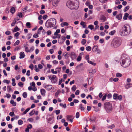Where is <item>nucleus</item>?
<instances>
[{
  "label": "nucleus",
  "instance_id": "4be33fe9",
  "mask_svg": "<svg viewBox=\"0 0 132 132\" xmlns=\"http://www.w3.org/2000/svg\"><path fill=\"white\" fill-rule=\"evenodd\" d=\"M68 23L67 22H64L61 24V26L62 27H63L65 26H68Z\"/></svg>",
  "mask_w": 132,
  "mask_h": 132
},
{
  "label": "nucleus",
  "instance_id": "49530a36",
  "mask_svg": "<svg viewBox=\"0 0 132 132\" xmlns=\"http://www.w3.org/2000/svg\"><path fill=\"white\" fill-rule=\"evenodd\" d=\"M116 76L118 77H120L122 76V74L119 73H117L116 75Z\"/></svg>",
  "mask_w": 132,
  "mask_h": 132
},
{
  "label": "nucleus",
  "instance_id": "ddd939ff",
  "mask_svg": "<svg viewBox=\"0 0 132 132\" xmlns=\"http://www.w3.org/2000/svg\"><path fill=\"white\" fill-rule=\"evenodd\" d=\"M122 17V15L121 14H118L116 15V18L119 20L121 19Z\"/></svg>",
  "mask_w": 132,
  "mask_h": 132
},
{
  "label": "nucleus",
  "instance_id": "c756f323",
  "mask_svg": "<svg viewBox=\"0 0 132 132\" xmlns=\"http://www.w3.org/2000/svg\"><path fill=\"white\" fill-rule=\"evenodd\" d=\"M116 31L115 30H113L110 31L109 33V35H113L116 33Z\"/></svg>",
  "mask_w": 132,
  "mask_h": 132
},
{
  "label": "nucleus",
  "instance_id": "a18cd8bd",
  "mask_svg": "<svg viewBox=\"0 0 132 132\" xmlns=\"http://www.w3.org/2000/svg\"><path fill=\"white\" fill-rule=\"evenodd\" d=\"M80 116L79 113V112H77L76 113V118H79Z\"/></svg>",
  "mask_w": 132,
  "mask_h": 132
},
{
  "label": "nucleus",
  "instance_id": "0eeeda50",
  "mask_svg": "<svg viewBox=\"0 0 132 132\" xmlns=\"http://www.w3.org/2000/svg\"><path fill=\"white\" fill-rule=\"evenodd\" d=\"M51 79L52 80L53 83H55L57 81V79L55 75H53V76L52 77Z\"/></svg>",
  "mask_w": 132,
  "mask_h": 132
},
{
  "label": "nucleus",
  "instance_id": "4468645a",
  "mask_svg": "<svg viewBox=\"0 0 132 132\" xmlns=\"http://www.w3.org/2000/svg\"><path fill=\"white\" fill-rule=\"evenodd\" d=\"M40 91L42 95L43 96H45L46 93L45 90L44 89H40Z\"/></svg>",
  "mask_w": 132,
  "mask_h": 132
},
{
  "label": "nucleus",
  "instance_id": "393cba45",
  "mask_svg": "<svg viewBox=\"0 0 132 132\" xmlns=\"http://www.w3.org/2000/svg\"><path fill=\"white\" fill-rule=\"evenodd\" d=\"M60 32V30L59 29H57L56 31L54 33V35L55 36H56L58 35V34Z\"/></svg>",
  "mask_w": 132,
  "mask_h": 132
},
{
  "label": "nucleus",
  "instance_id": "bb28decb",
  "mask_svg": "<svg viewBox=\"0 0 132 132\" xmlns=\"http://www.w3.org/2000/svg\"><path fill=\"white\" fill-rule=\"evenodd\" d=\"M129 9V6H127L125 8L123 9V11L124 12H126L128 11Z\"/></svg>",
  "mask_w": 132,
  "mask_h": 132
},
{
  "label": "nucleus",
  "instance_id": "680f3d73",
  "mask_svg": "<svg viewBox=\"0 0 132 132\" xmlns=\"http://www.w3.org/2000/svg\"><path fill=\"white\" fill-rule=\"evenodd\" d=\"M41 14H43L45 13V12L43 10H40L39 12Z\"/></svg>",
  "mask_w": 132,
  "mask_h": 132
},
{
  "label": "nucleus",
  "instance_id": "6e6d98bb",
  "mask_svg": "<svg viewBox=\"0 0 132 132\" xmlns=\"http://www.w3.org/2000/svg\"><path fill=\"white\" fill-rule=\"evenodd\" d=\"M9 115L11 117H13L15 116L14 112L13 111H12L9 113Z\"/></svg>",
  "mask_w": 132,
  "mask_h": 132
},
{
  "label": "nucleus",
  "instance_id": "5fc2aeb1",
  "mask_svg": "<svg viewBox=\"0 0 132 132\" xmlns=\"http://www.w3.org/2000/svg\"><path fill=\"white\" fill-rule=\"evenodd\" d=\"M29 68L31 69V70H33L34 69V65L32 64H31L29 66Z\"/></svg>",
  "mask_w": 132,
  "mask_h": 132
},
{
  "label": "nucleus",
  "instance_id": "f3484780",
  "mask_svg": "<svg viewBox=\"0 0 132 132\" xmlns=\"http://www.w3.org/2000/svg\"><path fill=\"white\" fill-rule=\"evenodd\" d=\"M100 20H102V22H104L106 20V18L104 16L102 15L100 18Z\"/></svg>",
  "mask_w": 132,
  "mask_h": 132
},
{
  "label": "nucleus",
  "instance_id": "ea45409f",
  "mask_svg": "<svg viewBox=\"0 0 132 132\" xmlns=\"http://www.w3.org/2000/svg\"><path fill=\"white\" fill-rule=\"evenodd\" d=\"M35 111L34 110L31 111L29 113L30 116H32L34 114V113H35Z\"/></svg>",
  "mask_w": 132,
  "mask_h": 132
},
{
  "label": "nucleus",
  "instance_id": "bf43d9fd",
  "mask_svg": "<svg viewBox=\"0 0 132 132\" xmlns=\"http://www.w3.org/2000/svg\"><path fill=\"white\" fill-rule=\"evenodd\" d=\"M30 84L33 87H35V84L34 82L33 81L32 82L30 83Z\"/></svg>",
  "mask_w": 132,
  "mask_h": 132
},
{
  "label": "nucleus",
  "instance_id": "0e129e2a",
  "mask_svg": "<svg viewBox=\"0 0 132 132\" xmlns=\"http://www.w3.org/2000/svg\"><path fill=\"white\" fill-rule=\"evenodd\" d=\"M5 34L7 35H9L11 34V32L10 31H7L5 32Z\"/></svg>",
  "mask_w": 132,
  "mask_h": 132
},
{
  "label": "nucleus",
  "instance_id": "4c0bfd02",
  "mask_svg": "<svg viewBox=\"0 0 132 132\" xmlns=\"http://www.w3.org/2000/svg\"><path fill=\"white\" fill-rule=\"evenodd\" d=\"M88 28L92 30L94 29V26L92 24H90L88 26Z\"/></svg>",
  "mask_w": 132,
  "mask_h": 132
},
{
  "label": "nucleus",
  "instance_id": "6e6552de",
  "mask_svg": "<svg viewBox=\"0 0 132 132\" xmlns=\"http://www.w3.org/2000/svg\"><path fill=\"white\" fill-rule=\"evenodd\" d=\"M44 88L48 90H50L52 89V85H46L44 87Z\"/></svg>",
  "mask_w": 132,
  "mask_h": 132
},
{
  "label": "nucleus",
  "instance_id": "a878e982",
  "mask_svg": "<svg viewBox=\"0 0 132 132\" xmlns=\"http://www.w3.org/2000/svg\"><path fill=\"white\" fill-rule=\"evenodd\" d=\"M10 12L12 14L14 13L15 12V9L14 7H12L10 10Z\"/></svg>",
  "mask_w": 132,
  "mask_h": 132
},
{
  "label": "nucleus",
  "instance_id": "e433bc0d",
  "mask_svg": "<svg viewBox=\"0 0 132 132\" xmlns=\"http://www.w3.org/2000/svg\"><path fill=\"white\" fill-rule=\"evenodd\" d=\"M23 123V121L21 120H19L18 121V123L19 125H21Z\"/></svg>",
  "mask_w": 132,
  "mask_h": 132
},
{
  "label": "nucleus",
  "instance_id": "c85d7f7f",
  "mask_svg": "<svg viewBox=\"0 0 132 132\" xmlns=\"http://www.w3.org/2000/svg\"><path fill=\"white\" fill-rule=\"evenodd\" d=\"M88 62L93 66H95L96 65V63H94L90 61H88Z\"/></svg>",
  "mask_w": 132,
  "mask_h": 132
},
{
  "label": "nucleus",
  "instance_id": "72a5a7b5",
  "mask_svg": "<svg viewBox=\"0 0 132 132\" xmlns=\"http://www.w3.org/2000/svg\"><path fill=\"white\" fill-rule=\"evenodd\" d=\"M60 90H58L57 92L55 94V96L57 97L58 96V95L60 93Z\"/></svg>",
  "mask_w": 132,
  "mask_h": 132
},
{
  "label": "nucleus",
  "instance_id": "dca6fc26",
  "mask_svg": "<svg viewBox=\"0 0 132 132\" xmlns=\"http://www.w3.org/2000/svg\"><path fill=\"white\" fill-rule=\"evenodd\" d=\"M129 14L128 13H125L124 14V16H123V19L125 20H126L127 19L128 17L129 16Z\"/></svg>",
  "mask_w": 132,
  "mask_h": 132
},
{
  "label": "nucleus",
  "instance_id": "052dcab7",
  "mask_svg": "<svg viewBox=\"0 0 132 132\" xmlns=\"http://www.w3.org/2000/svg\"><path fill=\"white\" fill-rule=\"evenodd\" d=\"M60 112V111L59 110H57L55 111V113L56 115L59 114Z\"/></svg>",
  "mask_w": 132,
  "mask_h": 132
},
{
  "label": "nucleus",
  "instance_id": "412c9836",
  "mask_svg": "<svg viewBox=\"0 0 132 132\" xmlns=\"http://www.w3.org/2000/svg\"><path fill=\"white\" fill-rule=\"evenodd\" d=\"M118 96L117 94L116 93H114L113 95V98L114 100H118Z\"/></svg>",
  "mask_w": 132,
  "mask_h": 132
},
{
  "label": "nucleus",
  "instance_id": "09e8293b",
  "mask_svg": "<svg viewBox=\"0 0 132 132\" xmlns=\"http://www.w3.org/2000/svg\"><path fill=\"white\" fill-rule=\"evenodd\" d=\"M18 16L20 18H21L23 17L22 13L21 12H19L18 13Z\"/></svg>",
  "mask_w": 132,
  "mask_h": 132
},
{
  "label": "nucleus",
  "instance_id": "9b49d317",
  "mask_svg": "<svg viewBox=\"0 0 132 132\" xmlns=\"http://www.w3.org/2000/svg\"><path fill=\"white\" fill-rule=\"evenodd\" d=\"M20 56L19 58L20 59H22L25 57V55L24 53L23 52H21L20 53Z\"/></svg>",
  "mask_w": 132,
  "mask_h": 132
},
{
  "label": "nucleus",
  "instance_id": "a19ab883",
  "mask_svg": "<svg viewBox=\"0 0 132 132\" xmlns=\"http://www.w3.org/2000/svg\"><path fill=\"white\" fill-rule=\"evenodd\" d=\"M67 2H70V5H72L74 4V0H69Z\"/></svg>",
  "mask_w": 132,
  "mask_h": 132
},
{
  "label": "nucleus",
  "instance_id": "9d476101",
  "mask_svg": "<svg viewBox=\"0 0 132 132\" xmlns=\"http://www.w3.org/2000/svg\"><path fill=\"white\" fill-rule=\"evenodd\" d=\"M73 116H67V119L69 120L71 122H73Z\"/></svg>",
  "mask_w": 132,
  "mask_h": 132
},
{
  "label": "nucleus",
  "instance_id": "4d7b16f0",
  "mask_svg": "<svg viewBox=\"0 0 132 132\" xmlns=\"http://www.w3.org/2000/svg\"><path fill=\"white\" fill-rule=\"evenodd\" d=\"M85 59H86V60L87 61V62H88V61H89V55L88 54L86 56Z\"/></svg>",
  "mask_w": 132,
  "mask_h": 132
},
{
  "label": "nucleus",
  "instance_id": "8fccbe9b",
  "mask_svg": "<svg viewBox=\"0 0 132 132\" xmlns=\"http://www.w3.org/2000/svg\"><path fill=\"white\" fill-rule=\"evenodd\" d=\"M30 108H28L26 110L23 112V114H26L30 110Z\"/></svg>",
  "mask_w": 132,
  "mask_h": 132
},
{
  "label": "nucleus",
  "instance_id": "20e7f679",
  "mask_svg": "<svg viewBox=\"0 0 132 132\" xmlns=\"http://www.w3.org/2000/svg\"><path fill=\"white\" fill-rule=\"evenodd\" d=\"M121 40L119 38H115L111 42V46L114 48H116L121 45Z\"/></svg>",
  "mask_w": 132,
  "mask_h": 132
},
{
  "label": "nucleus",
  "instance_id": "aec40b11",
  "mask_svg": "<svg viewBox=\"0 0 132 132\" xmlns=\"http://www.w3.org/2000/svg\"><path fill=\"white\" fill-rule=\"evenodd\" d=\"M20 29L18 27L16 26L14 28L13 31V32L18 31L20 30Z\"/></svg>",
  "mask_w": 132,
  "mask_h": 132
},
{
  "label": "nucleus",
  "instance_id": "338daca9",
  "mask_svg": "<svg viewBox=\"0 0 132 132\" xmlns=\"http://www.w3.org/2000/svg\"><path fill=\"white\" fill-rule=\"evenodd\" d=\"M112 97V95L111 93H109L107 95V97L108 98H110Z\"/></svg>",
  "mask_w": 132,
  "mask_h": 132
},
{
  "label": "nucleus",
  "instance_id": "864d4df0",
  "mask_svg": "<svg viewBox=\"0 0 132 132\" xmlns=\"http://www.w3.org/2000/svg\"><path fill=\"white\" fill-rule=\"evenodd\" d=\"M99 36L97 35L95 36L94 37V39L96 41H97L99 39Z\"/></svg>",
  "mask_w": 132,
  "mask_h": 132
},
{
  "label": "nucleus",
  "instance_id": "37998d69",
  "mask_svg": "<svg viewBox=\"0 0 132 132\" xmlns=\"http://www.w3.org/2000/svg\"><path fill=\"white\" fill-rule=\"evenodd\" d=\"M30 25L31 24L29 22H27L26 24V26L27 27H28L29 28H30L31 27L30 26Z\"/></svg>",
  "mask_w": 132,
  "mask_h": 132
},
{
  "label": "nucleus",
  "instance_id": "1a4fd4ad",
  "mask_svg": "<svg viewBox=\"0 0 132 132\" xmlns=\"http://www.w3.org/2000/svg\"><path fill=\"white\" fill-rule=\"evenodd\" d=\"M98 46L96 45H95L92 48V51L94 52H96L98 51Z\"/></svg>",
  "mask_w": 132,
  "mask_h": 132
},
{
  "label": "nucleus",
  "instance_id": "3c124183",
  "mask_svg": "<svg viewBox=\"0 0 132 132\" xmlns=\"http://www.w3.org/2000/svg\"><path fill=\"white\" fill-rule=\"evenodd\" d=\"M55 70H56V71L57 72H60L61 70V68H57L55 69Z\"/></svg>",
  "mask_w": 132,
  "mask_h": 132
},
{
  "label": "nucleus",
  "instance_id": "de8ad7c7",
  "mask_svg": "<svg viewBox=\"0 0 132 132\" xmlns=\"http://www.w3.org/2000/svg\"><path fill=\"white\" fill-rule=\"evenodd\" d=\"M18 85L21 87H22L23 86V84L22 82H20L18 83Z\"/></svg>",
  "mask_w": 132,
  "mask_h": 132
},
{
  "label": "nucleus",
  "instance_id": "39448f33",
  "mask_svg": "<svg viewBox=\"0 0 132 132\" xmlns=\"http://www.w3.org/2000/svg\"><path fill=\"white\" fill-rule=\"evenodd\" d=\"M104 108L108 113H110L112 109V103L109 102H106L104 104Z\"/></svg>",
  "mask_w": 132,
  "mask_h": 132
},
{
  "label": "nucleus",
  "instance_id": "5701e85b",
  "mask_svg": "<svg viewBox=\"0 0 132 132\" xmlns=\"http://www.w3.org/2000/svg\"><path fill=\"white\" fill-rule=\"evenodd\" d=\"M93 80V78H90L89 79L88 81V84L89 85H90L91 84Z\"/></svg>",
  "mask_w": 132,
  "mask_h": 132
},
{
  "label": "nucleus",
  "instance_id": "7c9ffc66",
  "mask_svg": "<svg viewBox=\"0 0 132 132\" xmlns=\"http://www.w3.org/2000/svg\"><path fill=\"white\" fill-rule=\"evenodd\" d=\"M7 90L8 92L12 91V89L10 86L9 85L7 86Z\"/></svg>",
  "mask_w": 132,
  "mask_h": 132
},
{
  "label": "nucleus",
  "instance_id": "13d9d810",
  "mask_svg": "<svg viewBox=\"0 0 132 132\" xmlns=\"http://www.w3.org/2000/svg\"><path fill=\"white\" fill-rule=\"evenodd\" d=\"M51 72L53 74H56L57 73V72L56 71H54L53 69H52L51 70Z\"/></svg>",
  "mask_w": 132,
  "mask_h": 132
},
{
  "label": "nucleus",
  "instance_id": "69168bd1",
  "mask_svg": "<svg viewBox=\"0 0 132 132\" xmlns=\"http://www.w3.org/2000/svg\"><path fill=\"white\" fill-rule=\"evenodd\" d=\"M106 96H107V95L106 94H105V95H104L103 96V97L102 98V101H103L104 100H105L106 98Z\"/></svg>",
  "mask_w": 132,
  "mask_h": 132
},
{
  "label": "nucleus",
  "instance_id": "7ed1b4c3",
  "mask_svg": "<svg viewBox=\"0 0 132 132\" xmlns=\"http://www.w3.org/2000/svg\"><path fill=\"white\" fill-rule=\"evenodd\" d=\"M56 23V20L55 18H51L47 21L45 23V26L47 28H50L54 27Z\"/></svg>",
  "mask_w": 132,
  "mask_h": 132
},
{
  "label": "nucleus",
  "instance_id": "cd10ccee",
  "mask_svg": "<svg viewBox=\"0 0 132 132\" xmlns=\"http://www.w3.org/2000/svg\"><path fill=\"white\" fill-rule=\"evenodd\" d=\"M86 40L85 39H82L81 41V43L83 45H84L86 43Z\"/></svg>",
  "mask_w": 132,
  "mask_h": 132
},
{
  "label": "nucleus",
  "instance_id": "2eb2a0df",
  "mask_svg": "<svg viewBox=\"0 0 132 132\" xmlns=\"http://www.w3.org/2000/svg\"><path fill=\"white\" fill-rule=\"evenodd\" d=\"M131 87H132V84L131 83L127 84L125 86V87L127 89Z\"/></svg>",
  "mask_w": 132,
  "mask_h": 132
},
{
  "label": "nucleus",
  "instance_id": "774afa93",
  "mask_svg": "<svg viewBox=\"0 0 132 132\" xmlns=\"http://www.w3.org/2000/svg\"><path fill=\"white\" fill-rule=\"evenodd\" d=\"M52 62L54 64H56L58 63V61L56 60H54L52 61Z\"/></svg>",
  "mask_w": 132,
  "mask_h": 132
},
{
  "label": "nucleus",
  "instance_id": "a211bd4d",
  "mask_svg": "<svg viewBox=\"0 0 132 132\" xmlns=\"http://www.w3.org/2000/svg\"><path fill=\"white\" fill-rule=\"evenodd\" d=\"M10 103L13 106H15L16 105V103L15 102H14L13 100H11L10 101Z\"/></svg>",
  "mask_w": 132,
  "mask_h": 132
},
{
  "label": "nucleus",
  "instance_id": "2f4dec72",
  "mask_svg": "<svg viewBox=\"0 0 132 132\" xmlns=\"http://www.w3.org/2000/svg\"><path fill=\"white\" fill-rule=\"evenodd\" d=\"M27 96V93L26 92H24L22 94V96L24 98H26Z\"/></svg>",
  "mask_w": 132,
  "mask_h": 132
},
{
  "label": "nucleus",
  "instance_id": "c9c22d12",
  "mask_svg": "<svg viewBox=\"0 0 132 132\" xmlns=\"http://www.w3.org/2000/svg\"><path fill=\"white\" fill-rule=\"evenodd\" d=\"M20 41L19 40H17L15 42L13 46H15L18 45L20 43Z\"/></svg>",
  "mask_w": 132,
  "mask_h": 132
},
{
  "label": "nucleus",
  "instance_id": "603ef678",
  "mask_svg": "<svg viewBox=\"0 0 132 132\" xmlns=\"http://www.w3.org/2000/svg\"><path fill=\"white\" fill-rule=\"evenodd\" d=\"M122 97L121 95H120L118 96V100H119L120 101L122 100Z\"/></svg>",
  "mask_w": 132,
  "mask_h": 132
},
{
  "label": "nucleus",
  "instance_id": "79ce46f5",
  "mask_svg": "<svg viewBox=\"0 0 132 132\" xmlns=\"http://www.w3.org/2000/svg\"><path fill=\"white\" fill-rule=\"evenodd\" d=\"M3 82L4 83H6L7 84H9L10 83V81L9 80H8L4 79L3 80Z\"/></svg>",
  "mask_w": 132,
  "mask_h": 132
},
{
  "label": "nucleus",
  "instance_id": "473e14b6",
  "mask_svg": "<svg viewBox=\"0 0 132 132\" xmlns=\"http://www.w3.org/2000/svg\"><path fill=\"white\" fill-rule=\"evenodd\" d=\"M52 5L55 7H56L57 5V3L55 1H53L52 2Z\"/></svg>",
  "mask_w": 132,
  "mask_h": 132
},
{
  "label": "nucleus",
  "instance_id": "b1692460",
  "mask_svg": "<svg viewBox=\"0 0 132 132\" xmlns=\"http://www.w3.org/2000/svg\"><path fill=\"white\" fill-rule=\"evenodd\" d=\"M85 22L83 21H81L80 23L81 25L82 26L83 28H85L86 27V25L85 24Z\"/></svg>",
  "mask_w": 132,
  "mask_h": 132
},
{
  "label": "nucleus",
  "instance_id": "e2e57ef3",
  "mask_svg": "<svg viewBox=\"0 0 132 132\" xmlns=\"http://www.w3.org/2000/svg\"><path fill=\"white\" fill-rule=\"evenodd\" d=\"M30 74V71L29 70H28L27 72L26 75L28 76H29Z\"/></svg>",
  "mask_w": 132,
  "mask_h": 132
},
{
  "label": "nucleus",
  "instance_id": "6ab92c4d",
  "mask_svg": "<svg viewBox=\"0 0 132 132\" xmlns=\"http://www.w3.org/2000/svg\"><path fill=\"white\" fill-rule=\"evenodd\" d=\"M29 126H30V127L29 128V127H27V128L25 130V131L26 132H29V129L32 128V125L31 124H29Z\"/></svg>",
  "mask_w": 132,
  "mask_h": 132
},
{
  "label": "nucleus",
  "instance_id": "c03bdc74",
  "mask_svg": "<svg viewBox=\"0 0 132 132\" xmlns=\"http://www.w3.org/2000/svg\"><path fill=\"white\" fill-rule=\"evenodd\" d=\"M20 33L19 32H16L14 35V36L16 37V39H18V37L20 35Z\"/></svg>",
  "mask_w": 132,
  "mask_h": 132
},
{
  "label": "nucleus",
  "instance_id": "f8f14e48",
  "mask_svg": "<svg viewBox=\"0 0 132 132\" xmlns=\"http://www.w3.org/2000/svg\"><path fill=\"white\" fill-rule=\"evenodd\" d=\"M96 69H90L89 70V73H91L92 74H94L96 72Z\"/></svg>",
  "mask_w": 132,
  "mask_h": 132
},
{
  "label": "nucleus",
  "instance_id": "f03ea898",
  "mask_svg": "<svg viewBox=\"0 0 132 132\" xmlns=\"http://www.w3.org/2000/svg\"><path fill=\"white\" fill-rule=\"evenodd\" d=\"M120 62L121 65L124 68L127 67L130 63V59L128 56H123L121 58Z\"/></svg>",
  "mask_w": 132,
  "mask_h": 132
},
{
  "label": "nucleus",
  "instance_id": "f257e3e1",
  "mask_svg": "<svg viewBox=\"0 0 132 132\" xmlns=\"http://www.w3.org/2000/svg\"><path fill=\"white\" fill-rule=\"evenodd\" d=\"M130 28L129 25L126 24L123 26L120 31L121 35L124 36L129 35L130 32Z\"/></svg>",
  "mask_w": 132,
  "mask_h": 132
},
{
  "label": "nucleus",
  "instance_id": "f704fd0d",
  "mask_svg": "<svg viewBox=\"0 0 132 132\" xmlns=\"http://www.w3.org/2000/svg\"><path fill=\"white\" fill-rule=\"evenodd\" d=\"M86 49L87 51H90L91 50V47L90 46H88L86 47Z\"/></svg>",
  "mask_w": 132,
  "mask_h": 132
},
{
  "label": "nucleus",
  "instance_id": "58836bf2",
  "mask_svg": "<svg viewBox=\"0 0 132 132\" xmlns=\"http://www.w3.org/2000/svg\"><path fill=\"white\" fill-rule=\"evenodd\" d=\"M81 56L80 55L78 56L77 59V60L78 62L80 61L81 60Z\"/></svg>",
  "mask_w": 132,
  "mask_h": 132
},
{
  "label": "nucleus",
  "instance_id": "423d86ee",
  "mask_svg": "<svg viewBox=\"0 0 132 132\" xmlns=\"http://www.w3.org/2000/svg\"><path fill=\"white\" fill-rule=\"evenodd\" d=\"M70 2H67L66 5L71 10H73L74 9V4L71 5H70Z\"/></svg>",
  "mask_w": 132,
  "mask_h": 132
}]
</instances>
